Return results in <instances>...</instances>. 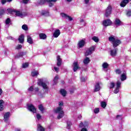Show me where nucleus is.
I'll use <instances>...</instances> for the list:
<instances>
[{
  "label": "nucleus",
  "instance_id": "obj_50",
  "mask_svg": "<svg viewBox=\"0 0 131 131\" xmlns=\"http://www.w3.org/2000/svg\"><path fill=\"white\" fill-rule=\"evenodd\" d=\"M126 15H127V17H130L131 16V11H128L127 12Z\"/></svg>",
  "mask_w": 131,
  "mask_h": 131
},
{
  "label": "nucleus",
  "instance_id": "obj_57",
  "mask_svg": "<svg viewBox=\"0 0 131 131\" xmlns=\"http://www.w3.org/2000/svg\"><path fill=\"white\" fill-rule=\"evenodd\" d=\"M34 91L35 92H38V91H39V89H38V88H36L34 89Z\"/></svg>",
  "mask_w": 131,
  "mask_h": 131
},
{
  "label": "nucleus",
  "instance_id": "obj_43",
  "mask_svg": "<svg viewBox=\"0 0 131 131\" xmlns=\"http://www.w3.org/2000/svg\"><path fill=\"white\" fill-rule=\"evenodd\" d=\"M11 22V19H10V18H8L6 21L5 23L7 25H8V24H10V23Z\"/></svg>",
  "mask_w": 131,
  "mask_h": 131
},
{
  "label": "nucleus",
  "instance_id": "obj_27",
  "mask_svg": "<svg viewBox=\"0 0 131 131\" xmlns=\"http://www.w3.org/2000/svg\"><path fill=\"white\" fill-rule=\"evenodd\" d=\"M31 75L33 77L37 76V75H38V72L37 71L33 70L31 72Z\"/></svg>",
  "mask_w": 131,
  "mask_h": 131
},
{
  "label": "nucleus",
  "instance_id": "obj_19",
  "mask_svg": "<svg viewBox=\"0 0 131 131\" xmlns=\"http://www.w3.org/2000/svg\"><path fill=\"white\" fill-rule=\"evenodd\" d=\"M114 24L117 27L120 26V25H122V22L120 21V19L118 18H116Z\"/></svg>",
  "mask_w": 131,
  "mask_h": 131
},
{
  "label": "nucleus",
  "instance_id": "obj_3",
  "mask_svg": "<svg viewBox=\"0 0 131 131\" xmlns=\"http://www.w3.org/2000/svg\"><path fill=\"white\" fill-rule=\"evenodd\" d=\"M13 13L18 17H20V18H23L26 16H27V13L26 12H22L19 11H14Z\"/></svg>",
  "mask_w": 131,
  "mask_h": 131
},
{
  "label": "nucleus",
  "instance_id": "obj_11",
  "mask_svg": "<svg viewBox=\"0 0 131 131\" xmlns=\"http://www.w3.org/2000/svg\"><path fill=\"white\" fill-rule=\"evenodd\" d=\"M60 15L62 18H63L64 19H68V20H69V21H72V20H73V18L71 16L64 13H61Z\"/></svg>",
  "mask_w": 131,
  "mask_h": 131
},
{
  "label": "nucleus",
  "instance_id": "obj_62",
  "mask_svg": "<svg viewBox=\"0 0 131 131\" xmlns=\"http://www.w3.org/2000/svg\"><path fill=\"white\" fill-rule=\"evenodd\" d=\"M69 3H70L71 2H72V0H67Z\"/></svg>",
  "mask_w": 131,
  "mask_h": 131
},
{
  "label": "nucleus",
  "instance_id": "obj_49",
  "mask_svg": "<svg viewBox=\"0 0 131 131\" xmlns=\"http://www.w3.org/2000/svg\"><path fill=\"white\" fill-rule=\"evenodd\" d=\"M36 118H37V119H38V120H39V119H40V118H41V116H40V115L38 114L36 115Z\"/></svg>",
  "mask_w": 131,
  "mask_h": 131
},
{
  "label": "nucleus",
  "instance_id": "obj_55",
  "mask_svg": "<svg viewBox=\"0 0 131 131\" xmlns=\"http://www.w3.org/2000/svg\"><path fill=\"white\" fill-rule=\"evenodd\" d=\"M23 2L24 4H28V2H29V0H23Z\"/></svg>",
  "mask_w": 131,
  "mask_h": 131
},
{
  "label": "nucleus",
  "instance_id": "obj_30",
  "mask_svg": "<svg viewBox=\"0 0 131 131\" xmlns=\"http://www.w3.org/2000/svg\"><path fill=\"white\" fill-rule=\"evenodd\" d=\"M37 131H45V128H43L40 124L37 125Z\"/></svg>",
  "mask_w": 131,
  "mask_h": 131
},
{
  "label": "nucleus",
  "instance_id": "obj_63",
  "mask_svg": "<svg viewBox=\"0 0 131 131\" xmlns=\"http://www.w3.org/2000/svg\"><path fill=\"white\" fill-rule=\"evenodd\" d=\"M12 0H7V2H8L9 3L12 2Z\"/></svg>",
  "mask_w": 131,
  "mask_h": 131
},
{
  "label": "nucleus",
  "instance_id": "obj_48",
  "mask_svg": "<svg viewBox=\"0 0 131 131\" xmlns=\"http://www.w3.org/2000/svg\"><path fill=\"white\" fill-rule=\"evenodd\" d=\"M33 86H31L29 89H28V91L29 92H32L33 91Z\"/></svg>",
  "mask_w": 131,
  "mask_h": 131
},
{
  "label": "nucleus",
  "instance_id": "obj_18",
  "mask_svg": "<svg viewBox=\"0 0 131 131\" xmlns=\"http://www.w3.org/2000/svg\"><path fill=\"white\" fill-rule=\"evenodd\" d=\"M62 64V59H61V57L59 55L57 56V66L58 67Z\"/></svg>",
  "mask_w": 131,
  "mask_h": 131
},
{
  "label": "nucleus",
  "instance_id": "obj_61",
  "mask_svg": "<svg viewBox=\"0 0 131 131\" xmlns=\"http://www.w3.org/2000/svg\"><path fill=\"white\" fill-rule=\"evenodd\" d=\"M81 117H82V116L80 115H79V116H78L79 119H81Z\"/></svg>",
  "mask_w": 131,
  "mask_h": 131
},
{
  "label": "nucleus",
  "instance_id": "obj_24",
  "mask_svg": "<svg viewBox=\"0 0 131 131\" xmlns=\"http://www.w3.org/2000/svg\"><path fill=\"white\" fill-rule=\"evenodd\" d=\"M18 40L20 43H22L23 42H24V35H20L19 36V37L18 38Z\"/></svg>",
  "mask_w": 131,
  "mask_h": 131
},
{
  "label": "nucleus",
  "instance_id": "obj_31",
  "mask_svg": "<svg viewBox=\"0 0 131 131\" xmlns=\"http://www.w3.org/2000/svg\"><path fill=\"white\" fill-rule=\"evenodd\" d=\"M27 41L29 43H33V41L30 36H27Z\"/></svg>",
  "mask_w": 131,
  "mask_h": 131
},
{
  "label": "nucleus",
  "instance_id": "obj_54",
  "mask_svg": "<svg viewBox=\"0 0 131 131\" xmlns=\"http://www.w3.org/2000/svg\"><path fill=\"white\" fill-rule=\"evenodd\" d=\"M6 2L7 0H1V3L2 4V5H5Z\"/></svg>",
  "mask_w": 131,
  "mask_h": 131
},
{
  "label": "nucleus",
  "instance_id": "obj_20",
  "mask_svg": "<svg viewBox=\"0 0 131 131\" xmlns=\"http://www.w3.org/2000/svg\"><path fill=\"white\" fill-rule=\"evenodd\" d=\"M129 1L131 0H122V1L121 2L120 6L121 7L124 8V7H125L127 4H128V2Z\"/></svg>",
  "mask_w": 131,
  "mask_h": 131
},
{
  "label": "nucleus",
  "instance_id": "obj_42",
  "mask_svg": "<svg viewBox=\"0 0 131 131\" xmlns=\"http://www.w3.org/2000/svg\"><path fill=\"white\" fill-rule=\"evenodd\" d=\"M59 79V76L58 75H56L54 79V81L55 83H57V81L58 80V79Z\"/></svg>",
  "mask_w": 131,
  "mask_h": 131
},
{
  "label": "nucleus",
  "instance_id": "obj_23",
  "mask_svg": "<svg viewBox=\"0 0 131 131\" xmlns=\"http://www.w3.org/2000/svg\"><path fill=\"white\" fill-rule=\"evenodd\" d=\"M90 62H91V59H90V58L88 57H86L85 58H84L83 60V63L84 65H88Z\"/></svg>",
  "mask_w": 131,
  "mask_h": 131
},
{
  "label": "nucleus",
  "instance_id": "obj_5",
  "mask_svg": "<svg viewBox=\"0 0 131 131\" xmlns=\"http://www.w3.org/2000/svg\"><path fill=\"white\" fill-rule=\"evenodd\" d=\"M112 14V7L109 5L105 10L104 16L105 17H109Z\"/></svg>",
  "mask_w": 131,
  "mask_h": 131
},
{
  "label": "nucleus",
  "instance_id": "obj_25",
  "mask_svg": "<svg viewBox=\"0 0 131 131\" xmlns=\"http://www.w3.org/2000/svg\"><path fill=\"white\" fill-rule=\"evenodd\" d=\"M125 79H126V74L124 73L121 75V81H123Z\"/></svg>",
  "mask_w": 131,
  "mask_h": 131
},
{
  "label": "nucleus",
  "instance_id": "obj_35",
  "mask_svg": "<svg viewBox=\"0 0 131 131\" xmlns=\"http://www.w3.org/2000/svg\"><path fill=\"white\" fill-rule=\"evenodd\" d=\"M60 94L62 95V96L65 97V96H66V94H67V92L63 89H62L60 90Z\"/></svg>",
  "mask_w": 131,
  "mask_h": 131
},
{
  "label": "nucleus",
  "instance_id": "obj_41",
  "mask_svg": "<svg viewBox=\"0 0 131 131\" xmlns=\"http://www.w3.org/2000/svg\"><path fill=\"white\" fill-rule=\"evenodd\" d=\"M80 23L82 25H84V26H85V21L83 19L80 20Z\"/></svg>",
  "mask_w": 131,
  "mask_h": 131
},
{
  "label": "nucleus",
  "instance_id": "obj_44",
  "mask_svg": "<svg viewBox=\"0 0 131 131\" xmlns=\"http://www.w3.org/2000/svg\"><path fill=\"white\" fill-rule=\"evenodd\" d=\"M115 72H116V74H119V75L121 74V70H120L119 69L116 70Z\"/></svg>",
  "mask_w": 131,
  "mask_h": 131
},
{
  "label": "nucleus",
  "instance_id": "obj_52",
  "mask_svg": "<svg viewBox=\"0 0 131 131\" xmlns=\"http://www.w3.org/2000/svg\"><path fill=\"white\" fill-rule=\"evenodd\" d=\"M81 130L80 131H88V128L85 127H81Z\"/></svg>",
  "mask_w": 131,
  "mask_h": 131
},
{
  "label": "nucleus",
  "instance_id": "obj_58",
  "mask_svg": "<svg viewBox=\"0 0 131 131\" xmlns=\"http://www.w3.org/2000/svg\"><path fill=\"white\" fill-rule=\"evenodd\" d=\"M15 131H21V129L19 128H16L15 129Z\"/></svg>",
  "mask_w": 131,
  "mask_h": 131
},
{
  "label": "nucleus",
  "instance_id": "obj_29",
  "mask_svg": "<svg viewBox=\"0 0 131 131\" xmlns=\"http://www.w3.org/2000/svg\"><path fill=\"white\" fill-rule=\"evenodd\" d=\"M4 110V100H0V111Z\"/></svg>",
  "mask_w": 131,
  "mask_h": 131
},
{
  "label": "nucleus",
  "instance_id": "obj_14",
  "mask_svg": "<svg viewBox=\"0 0 131 131\" xmlns=\"http://www.w3.org/2000/svg\"><path fill=\"white\" fill-rule=\"evenodd\" d=\"M84 45H85V41L83 39L80 40L78 43V48L79 49L83 48L84 47Z\"/></svg>",
  "mask_w": 131,
  "mask_h": 131
},
{
  "label": "nucleus",
  "instance_id": "obj_28",
  "mask_svg": "<svg viewBox=\"0 0 131 131\" xmlns=\"http://www.w3.org/2000/svg\"><path fill=\"white\" fill-rule=\"evenodd\" d=\"M24 55H26V53L25 52H20L19 54H18L16 56L15 58H20V57H23V56H24Z\"/></svg>",
  "mask_w": 131,
  "mask_h": 131
},
{
  "label": "nucleus",
  "instance_id": "obj_12",
  "mask_svg": "<svg viewBox=\"0 0 131 131\" xmlns=\"http://www.w3.org/2000/svg\"><path fill=\"white\" fill-rule=\"evenodd\" d=\"M28 109L29 111H31V112H33V113H36V108H35V107L32 104L28 105Z\"/></svg>",
  "mask_w": 131,
  "mask_h": 131
},
{
  "label": "nucleus",
  "instance_id": "obj_51",
  "mask_svg": "<svg viewBox=\"0 0 131 131\" xmlns=\"http://www.w3.org/2000/svg\"><path fill=\"white\" fill-rule=\"evenodd\" d=\"M54 69L56 71V72H57V73H58V72H59V68L54 67Z\"/></svg>",
  "mask_w": 131,
  "mask_h": 131
},
{
  "label": "nucleus",
  "instance_id": "obj_60",
  "mask_svg": "<svg viewBox=\"0 0 131 131\" xmlns=\"http://www.w3.org/2000/svg\"><path fill=\"white\" fill-rule=\"evenodd\" d=\"M121 116H122L121 115H118L116 117H117V118H119V117H121Z\"/></svg>",
  "mask_w": 131,
  "mask_h": 131
},
{
  "label": "nucleus",
  "instance_id": "obj_39",
  "mask_svg": "<svg viewBox=\"0 0 131 131\" xmlns=\"http://www.w3.org/2000/svg\"><path fill=\"white\" fill-rule=\"evenodd\" d=\"M28 66H29V64L27 62H26L22 64L23 68H27V67H28Z\"/></svg>",
  "mask_w": 131,
  "mask_h": 131
},
{
  "label": "nucleus",
  "instance_id": "obj_46",
  "mask_svg": "<svg viewBox=\"0 0 131 131\" xmlns=\"http://www.w3.org/2000/svg\"><path fill=\"white\" fill-rule=\"evenodd\" d=\"M4 13H5V10L4 9H0V16H2V15H4Z\"/></svg>",
  "mask_w": 131,
  "mask_h": 131
},
{
  "label": "nucleus",
  "instance_id": "obj_56",
  "mask_svg": "<svg viewBox=\"0 0 131 131\" xmlns=\"http://www.w3.org/2000/svg\"><path fill=\"white\" fill-rule=\"evenodd\" d=\"M90 0H84V3L86 4H89Z\"/></svg>",
  "mask_w": 131,
  "mask_h": 131
},
{
  "label": "nucleus",
  "instance_id": "obj_16",
  "mask_svg": "<svg viewBox=\"0 0 131 131\" xmlns=\"http://www.w3.org/2000/svg\"><path fill=\"white\" fill-rule=\"evenodd\" d=\"M60 34H61V32L60 31V30L57 29L53 33V37L57 38V37H58L59 35H60Z\"/></svg>",
  "mask_w": 131,
  "mask_h": 131
},
{
  "label": "nucleus",
  "instance_id": "obj_15",
  "mask_svg": "<svg viewBox=\"0 0 131 131\" xmlns=\"http://www.w3.org/2000/svg\"><path fill=\"white\" fill-rule=\"evenodd\" d=\"M79 127H85L86 128H88V127H89V122L86 121L84 122V123L81 122V123L79 125Z\"/></svg>",
  "mask_w": 131,
  "mask_h": 131
},
{
  "label": "nucleus",
  "instance_id": "obj_45",
  "mask_svg": "<svg viewBox=\"0 0 131 131\" xmlns=\"http://www.w3.org/2000/svg\"><path fill=\"white\" fill-rule=\"evenodd\" d=\"M115 86V83L113 82H112L111 83V85H110V89H113V88H114Z\"/></svg>",
  "mask_w": 131,
  "mask_h": 131
},
{
  "label": "nucleus",
  "instance_id": "obj_47",
  "mask_svg": "<svg viewBox=\"0 0 131 131\" xmlns=\"http://www.w3.org/2000/svg\"><path fill=\"white\" fill-rule=\"evenodd\" d=\"M16 50H20V49H22V45H18L16 47Z\"/></svg>",
  "mask_w": 131,
  "mask_h": 131
},
{
  "label": "nucleus",
  "instance_id": "obj_21",
  "mask_svg": "<svg viewBox=\"0 0 131 131\" xmlns=\"http://www.w3.org/2000/svg\"><path fill=\"white\" fill-rule=\"evenodd\" d=\"M79 67L78 66V62H74L73 63V70L75 72L77 71V69H79Z\"/></svg>",
  "mask_w": 131,
  "mask_h": 131
},
{
  "label": "nucleus",
  "instance_id": "obj_13",
  "mask_svg": "<svg viewBox=\"0 0 131 131\" xmlns=\"http://www.w3.org/2000/svg\"><path fill=\"white\" fill-rule=\"evenodd\" d=\"M102 24L103 26L107 27V26H110L112 24V21L110 19H106L103 20Z\"/></svg>",
  "mask_w": 131,
  "mask_h": 131
},
{
  "label": "nucleus",
  "instance_id": "obj_37",
  "mask_svg": "<svg viewBox=\"0 0 131 131\" xmlns=\"http://www.w3.org/2000/svg\"><path fill=\"white\" fill-rule=\"evenodd\" d=\"M22 29L26 31L27 30H28V27L27 26V25H24L22 26Z\"/></svg>",
  "mask_w": 131,
  "mask_h": 131
},
{
  "label": "nucleus",
  "instance_id": "obj_59",
  "mask_svg": "<svg viewBox=\"0 0 131 131\" xmlns=\"http://www.w3.org/2000/svg\"><path fill=\"white\" fill-rule=\"evenodd\" d=\"M2 94H3V90L0 89V96L2 95Z\"/></svg>",
  "mask_w": 131,
  "mask_h": 131
},
{
  "label": "nucleus",
  "instance_id": "obj_34",
  "mask_svg": "<svg viewBox=\"0 0 131 131\" xmlns=\"http://www.w3.org/2000/svg\"><path fill=\"white\" fill-rule=\"evenodd\" d=\"M108 66H109V64L107 62H104L102 64V67H103V69H107V68H108Z\"/></svg>",
  "mask_w": 131,
  "mask_h": 131
},
{
  "label": "nucleus",
  "instance_id": "obj_6",
  "mask_svg": "<svg viewBox=\"0 0 131 131\" xmlns=\"http://www.w3.org/2000/svg\"><path fill=\"white\" fill-rule=\"evenodd\" d=\"M58 0H41V3L45 4V3H48L49 7H53L54 3H56Z\"/></svg>",
  "mask_w": 131,
  "mask_h": 131
},
{
  "label": "nucleus",
  "instance_id": "obj_40",
  "mask_svg": "<svg viewBox=\"0 0 131 131\" xmlns=\"http://www.w3.org/2000/svg\"><path fill=\"white\" fill-rule=\"evenodd\" d=\"M70 126H71V122L70 121H67V128L68 129H70Z\"/></svg>",
  "mask_w": 131,
  "mask_h": 131
},
{
  "label": "nucleus",
  "instance_id": "obj_22",
  "mask_svg": "<svg viewBox=\"0 0 131 131\" xmlns=\"http://www.w3.org/2000/svg\"><path fill=\"white\" fill-rule=\"evenodd\" d=\"M101 90V86L100 85V83H96L94 88V92H99Z\"/></svg>",
  "mask_w": 131,
  "mask_h": 131
},
{
  "label": "nucleus",
  "instance_id": "obj_9",
  "mask_svg": "<svg viewBox=\"0 0 131 131\" xmlns=\"http://www.w3.org/2000/svg\"><path fill=\"white\" fill-rule=\"evenodd\" d=\"M10 116H11V113H10V112L5 113L4 114V120L5 122H8V121H9Z\"/></svg>",
  "mask_w": 131,
  "mask_h": 131
},
{
  "label": "nucleus",
  "instance_id": "obj_64",
  "mask_svg": "<svg viewBox=\"0 0 131 131\" xmlns=\"http://www.w3.org/2000/svg\"><path fill=\"white\" fill-rule=\"evenodd\" d=\"M9 38H10L11 39H13V38H12V37H10Z\"/></svg>",
  "mask_w": 131,
  "mask_h": 131
},
{
  "label": "nucleus",
  "instance_id": "obj_36",
  "mask_svg": "<svg viewBox=\"0 0 131 131\" xmlns=\"http://www.w3.org/2000/svg\"><path fill=\"white\" fill-rule=\"evenodd\" d=\"M92 40H94V41H95V42H99V37H97V36H93L92 37Z\"/></svg>",
  "mask_w": 131,
  "mask_h": 131
},
{
  "label": "nucleus",
  "instance_id": "obj_7",
  "mask_svg": "<svg viewBox=\"0 0 131 131\" xmlns=\"http://www.w3.org/2000/svg\"><path fill=\"white\" fill-rule=\"evenodd\" d=\"M121 86V81H117L116 83V89L114 91V94H118L119 92V89H120Z\"/></svg>",
  "mask_w": 131,
  "mask_h": 131
},
{
  "label": "nucleus",
  "instance_id": "obj_8",
  "mask_svg": "<svg viewBox=\"0 0 131 131\" xmlns=\"http://www.w3.org/2000/svg\"><path fill=\"white\" fill-rule=\"evenodd\" d=\"M95 46H93L90 48H89V49H88L86 51V52L85 53V56L86 57H88V56H89V55H92L94 51H95Z\"/></svg>",
  "mask_w": 131,
  "mask_h": 131
},
{
  "label": "nucleus",
  "instance_id": "obj_32",
  "mask_svg": "<svg viewBox=\"0 0 131 131\" xmlns=\"http://www.w3.org/2000/svg\"><path fill=\"white\" fill-rule=\"evenodd\" d=\"M38 108L39 110H40L42 113H43V111H45V107H43L42 104L39 105Z\"/></svg>",
  "mask_w": 131,
  "mask_h": 131
},
{
  "label": "nucleus",
  "instance_id": "obj_10",
  "mask_svg": "<svg viewBox=\"0 0 131 131\" xmlns=\"http://www.w3.org/2000/svg\"><path fill=\"white\" fill-rule=\"evenodd\" d=\"M40 14L42 15V16L49 17V16H50V11L48 9H44L41 11Z\"/></svg>",
  "mask_w": 131,
  "mask_h": 131
},
{
  "label": "nucleus",
  "instance_id": "obj_2",
  "mask_svg": "<svg viewBox=\"0 0 131 131\" xmlns=\"http://www.w3.org/2000/svg\"><path fill=\"white\" fill-rule=\"evenodd\" d=\"M108 40L112 43L113 47L114 48L118 47L121 43V41L113 35L110 36L108 37Z\"/></svg>",
  "mask_w": 131,
  "mask_h": 131
},
{
  "label": "nucleus",
  "instance_id": "obj_33",
  "mask_svg": "<svg viewBox=\"0 0 131 131\" xmlns=\"http://www.w3.org/2000/svg\"><path fill=\"white\" fill-rule=\"evenodd\" d=\"M100 104L102 108H103V109H105L106 108V106H107V103H106V102L102 101L100 103Z\"/></svg>",
  "mask_w": 131,
  "mask_h": 131
},
{
  "label": "nucleus",
  "instance_id": "obj_53",
  "mask_svg": "<svg viewBox=\"0 0 131 131\" xmlns=\"http://www.w3.org/2000/svg\"><path fill=\"white\" fill-rule=\"evenodd\" d=\"M85 80H86V78H84V77H81V81L84 82L85 81Z\"/></svg>",
  "mask_w": 131,
  "mask_h": 131
},
{
  "label": "nucleus",
  "instance_id": "obj_26",
  "mask_svg": "<svg viewBox=\"0 0 131 131\" xmlns=\"http://www.w3.org/2000/svg\"><path fill=\"white\" fill-rule=\"evenodd\" d=\"M39 36L41 39H46L47 38V35L43 33H40Z\"/></svg>",
  "mask_w": 131,
  "mask_h": 131
},
{
  "label": "nucleus",
  "instance_id": "obj_17",
  "mask_svg": "<svg viewBox=\"0 0 131 131\" xmlns=\"http://www.w3.org/2000/svg\"><path fill=\"white\" fill-rule=\"evenodd\" d=\"M117 54V48H115L114 49L111 50L110 51V55L112 57H115Z\"/></svg>",
  "mask_w": 131,
  "mask_h": 131
},
{
  "label": "nucleus",
  "instance_id": "obj_4",
  "mask_svg": "<svg viewBox=\"0 0 131 131\" xmlns=\"http://www.w3.org/2000/svg\"><path fill=\"white\" fill-rule=\"evenodd\" d=\"M38 85H40L41 87L43 88L44 90H46V91H48V85L46 84V83L43 82L42 79H39L38 80V82H37Z\"/></svg>",
  "mask_w": 131,
  "mask_h": 131
},
{
  "label": "nucleus",
  "instance_id": "obj_38",
  "mask_svg": "<svg viewBox=\"0 0 131 131\" xmlns=\"http://www.w3.org/2000/svg\"><path fill=\"white\" fill-rule=\"evenodd\" d=\"M94 112L95 114H98V113L100 112V108L96 107L94 109Z\"/></svg>",
  "mask_w": 131,
  "mask_h": 131
},
{
  "label": "nucleus",
  "instance_id": "obj_1",
  "mask_svg": "<svg viewBox=\"0 0 131 131\" xmlns=\"http://www.w3.org/2000/svg\"><path fill=\"white\" fill-rule=\"evenodd\" d=\"M63 102L60 101L58 103V107L55 110L54 112L57 114H58L57 118L58 119H61L64 116V111H63Z\"/></svg>",
  "mask_w": 131,
  "mask_h": 131
}]
</instances>
